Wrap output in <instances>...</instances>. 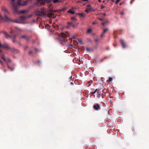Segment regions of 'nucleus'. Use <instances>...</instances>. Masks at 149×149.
Masks as SVG:
<instances>
[{
	"label": "nucleus",
	"mask_w": 149,
	"mask_h": 149,
	"mask_svg": "<svg viewBox=\"0 0 149 149\" xmlns=\"http://www.w3.org/2000/svg\"><path fill=\"white\" fill-rule=\"evenodd\" d=\"M68 13H71L72 14H74L75 13L71 9H70L69 10L68 12Z\"/></svg>",
	"instance_id": "obj_13"
},
{
	"label": "nucleus",
	"mask_w": 149,
	"mask_h": 149,
	"mask_svg": "<svg viewBox=\"0 0 149 149\" xmlns=\"http://www.w3.org/2000/svg\"><path fill=\"white\" fill-rule=\"evenodd\" d=\"M12 52L16 54L19 52V51L18 49H16L15 48H12L11 49Z\"/></svg>",
	"instance_id": "obj_9"
},
{
	"label": "nucleus",
	"mask_w": 149,
	"mask_h": 149,
	"mask_svg": "<svg viewBox=\"0 0 149 149\" xmlns=\"http://www.w3.org/2000/svg\"><path fill=\"white\" fill-rule=\"evenodd\" d=\"M1 58L3 59L4 61H6V59L5 58V56L3 54L1 55Z\"/></svg>",
	"instance_id": "obj_19"
},
{
	"label": "nucleus",
	"mask_w": 149,
	"mask_h": 149,
	"mask_svg": "<svg viewBox=\"0 0 149 149\" xmlns=\"http://www.w3.org/2000/svg\"><path fill=\"white\" fill-rule=\"evenodd\" d=\"M79 42H81V41L80 40L79 41Z\"/></svg>",
	"instance_id": "obj_60"
},
{
	"label": "nucleus",
	"mask_w": 149,
	"mask_h": 149,
	"mask_svg": "<svg viewBox=\"0 0 149 149\" xmlns=\"http://www.w3.org/2000/svg\"><path fill=\"white\" fill-rule=\"evenodd\" d=\"M75 19V18L74 17H72V20H74Z\"/></svg>",
	"instance_id": "obj_42"
},
{
	"label": "nucleus",
	"mask_w": 149,
	"mask_h": 149,
	"mask_svg": "<svg viewBox=\"0 0 149 149\" xmlns=\"http://www.w3.org/2000/svg\"><path fill=\"white\" fill-rule=\"evenodd\" d=\"M69 34L68 32H65V33H61L60 34H58V37L56 39L58 40L60 44L67 45L68 43L65 38L67 36H69Z\"/></svg>",
	"instance_id": "obj_1"
},
{
	"label": "nucleus",
	"mask_w": 149,
	"mask_h": 149,
	"mask_svg": "<svg viewBox=\"0 0 149 149\" xmlns=\"http://www.w3.org/2000/svg\"><path fill=\"white\" fill-rule=\"evenodd\" d=\"M120 42L121 45L123 48H125L126 47V46L125 42L122 39H120Z\"/></svg>",
	"instance_id": "obj_7"
},
{
	"label": "nucleus",
	"mask_w": 149,
	"mask_h": 149,
	"mask_svg": "<svg viewBox=\"0 0 149 149\" xmlns=\"http://www.w3.org/2000/svg\"><path fill=\"white\" fill-rule=\"evenodd\" d=\"M112 78L111 77H109V79L108 80V81H109L111 82L112 81Z\"/></svg>",
	"instance_id": "obj_27"
},
{
	"label": "nucleus",
	"mask_w": 149,
	"mask_h": 149,
	"mask_svg": "<svg viewBox=\"0 0 149 149\" xmlns=\"http://www.w3.org/2000/svg\"><path fill=\"white\" fill-rule=\"evenodd\" d=\"M68 26H67V28H69L70 26H72V25L73 24L71 22H68Z\"/></svg>",
	"instance_id": "obj_17"
},
{
	"label": "nucleus",
	"mask_w": 149,
	"mask_h": 149,
	"mask_svg": "<svg viewBox=\"0 0 149 149\" xmlns=\"http://www.w3.org/2000/svg\"><path fill=\"white\" fill-rule=\"evenodd\" d=\"M57 12V10H54L53 9H51L47 13V16L49 17H52L54 15V13Z\"/></svg>",
	"instance_id": "obj_4"
},
{
	"label": "nucleus",
	"mask_w": 149,
	"mask_h": 149,
	"mask_svg": "<svg viewBox=\"0 0 149 149\" xmlns=\"http://www.w3.org/2000/svg\"><path fill=\"white\" fill-rule=\"evenodd\" d=\"M4 71L5 72H6V70L5 69L4 70Z\"/></svg>",
	"instance_id": "obj_56"
},
{
	"label": "nucleus",
	"mask_w": 149,
	"mask_h": 149,
	"mask_svg": "<svg viewBox=\"0 0 149 149\" xmlns=\"http://www.w3.org/2000/svg\"><path fill=\"white\" fill-rule=\"evenodd\" d=\"M12 40L13 42L14 43H15L16 42H18V43H19L17 41L16 39L15 38H12Z\"/></svg>",
	"instance_id": "obj_18"
},
{
	"label": "nucleus",
	"mask_w": 149,
	"mask_h": 149,
	"mask_svg": "<svg viewBox=\"0 0 149 149\" xmlns=\"http://www.w3.org/2000/svg\"><path fill=\"white\" fill-rule=\"evenodd\" d=\"M72 26L73 27H75V25L74 24H72Z\"/></svg>",
	"instance_id": "obj_47"
},
{
	"label": "nucleus",
	"mask_w": 149,
	"mask_h": 149,
	"mask_svg": "<svg viewBox=\"0 0 149 149\" xmlns=\"http://www.w3.org/2000/svg\"><path fill=\"white\" fill-rule=\"evenodd\" d=\"M124 14V13L123 12H122L121 13V14L122 15H123V14Z\"/></svg>",
	"instance_id": "obj_49"
},
{
	"label": "nucleus",
	"mask_w": 149,
	"mask_h": 149,
	"mask_svg": "<svg viewBox=\"0 0 149 149\" xmlns=\"http://www.w3.org/2000/svg\"><path fill=\"white\" fill-rule=\"evenodd\" d=\"M37 62L38 63H40V61H38Z\"/></svg>",
	"instance_id": "obj_53"
},
{
	"label": "nucleus",
	"mask_w": 149,
	"mask_h": 149,
	"mask_svg": "<svg viewBox=\"0 0 149 149\" xmlns=\"http://www.w3.org/2000/svg\"><path fill=\"white\" fill-rule=\"evenodd\" d=\"M108 30L109 29L107 28L104 29L103 31V33H105L106 32L108 31Z\"/></svg>",
	"instance_id": "obj_23"
},
{
	"label": "nucleus",
	"mask_w": 149,
	"mask_h": 149,
	"mask_svg": "<svg viewBox=\"0 0 149 149\" xmlns=\"http://www.w3.org/2000/svg\"><path fill=\"white\" fill-rule=\"evenodd\" d=\"M91 6L90 5H88V7H90Z\"/></svg>",
	"instance_id": "obj_57"
},
{
	"label": "nucleus",
	"mask_w": 149,
	"mask_h": 149,
	"mask_svg": "<svg viewBox=\"0 0 149 149\" xmlns=\"http://www.w3.org/2000/svg\"><path fill=\"white\" fill-rule=\"evenodd\" d=\"M97 89H96L95 91L94 92H94V93H95L97 91Z\"/></svg>",
	"instance_id": "obj_48"
},
{
	"label": "nucleus",
	"mask_w": 149,
	"mask_h": 149,
	"mask_svg": "<svg viewBox=\"0 0 149 149\" xmlns=\"http://www.w3.org/2000/svg\"><path fill=\"white\" fill-rule=\"evenodd\" d=\"M26 17L25 16H20V19L22 20H25L26 19Z\"/></svg>",
	"instance_id": "obj_16"
},
{
	"label": "nucleus",
	"mask_w": 149,
	"mask_h": 149,
	"mask_svg": "<svg viewBox=\"0 0 149 149\" xmlns=\"http://www.w3.org/2000/svg\"><path fill=\"white\" fill-rule=\"evenodd\" d=\"M98 1H99V2H101V0H99Z\"/></svg>",
	"instance_id": "obj_61"
},
{
	"label": "nucleus",
	"mask_w": 149,
	"mask_h": 149,
	"mask_svg": "<svg viewBox=\"0 0 149 149\" xmlns=\"http://www.w3.org/2000/svg\"><path fill=\"white\" fill-rule=\"evenodd\" d=\"M15 28L16 29H17L18 31H21V30L19 28H18L17 27L15 26Z\"/></svg>",
	"instance_id": "obj_26"
},
{
	"label": "nucleus",
	"mask_w": 149,
	"mask_h": 149,
	"mask_svg": "<svg viewBox=\"0 0 149 149\" xmlns=\"http://www.w3.org/2000/svg\"><path fill=\"white\" fill-rule=\"evenodd\" d=\"M104 33H103V32L102 33V34L101 35V37H102L103 36H104Z\"/></svg>",
	"instance_id": "obj_35"
},
{
	"label": "nucleus",
	"mask_w": 149,
	"mask_h": 149,
	"mask_svg": "<svg viewBox=\"0 0 149 149\" xmlns=\"http://www.w3.org/2000/svg\"><path fill=\"white\" fill-rule=\"evenodd\" d=\"M82 0L84 1H87V0Z\"/></svg>",
	"instance_id": "obj_58"
},
{
	"label": "nucleus",
	"mask_w": 149,
	"mask_h": 149,
	"mask_svg": "<svg viewBox=\"0 0 149 149\" xmlns=\"http://www.w3.org/2000/svg\"><path fill=\"white\" fill-rule=\"evenodd\" d=\"M98 19L99 20H101V21H102L104 20V19L102 18H98Z\"/></svg>",
	"instance_id": "obj_36"
},
{
	"label": "nucleus",
	"mask_w": 149,
	"mask_h": 149,
	"mask_svg": "<svg viewBox=\"0 0 149 149\" xmlns=\"http://www.w3.org/2000/svg\"><path fill=\"white\" fill-rule=\"evenodd\" d=\"M87 41L88 42H91V40L90 39H89V38L87 39Z\"/></svg>",
	"instance_id": "obj_32"
},
{
	"label": "nucleus",
	"mask_w": 149,
	"mask_h": 149,
	"mask_svg": "<svg viewBox=\"0 0 149 149\" xmlns=\"http://www.w3.org/2000/svg\"><path fill=\"white\" fill-rule=\"evenodd\" d=\"M0 63L1 64H3V62L1 61H0Z\"/></svg>",
	"instance_id": "obj_54"
},
{
	"label": "nucleus",
	"mask_w": 149,
	"mask_h": 149,
	"mask_svg": "<svg viewBox=\"0 0 149 149\" xmlns=\"http://www.w3.org/2000/svg\"><path fill=\"white\" fill-rule=\"evenodd\" d=\"M90 11V10L89 9H87L86 10V12L87 13L88 12Z\"/></svg>",
	"instance_id": "obj_34"
},
{
	"label": "nucleus",
	"mask_w": 149,
	"mask_h": 149,
	"mask_svg": "<svg viewBox=\"0 0 149 149\" xmlns=\"http://www.w3.org/2000/svg\"><path fill=\"white\" fill-rule=\"evenodd\" d=\"M35 50L36 51H38V49L36 48H35Z\"/></svg>",
	"instance_id": "obj_51"
},
{
	"label": "nucleus",
	"mask_w": 149,
	"mask_h": 149,
	"mask_svg": "<svg viewBox=\"0 0 149 149\" xmlns=\"http://www.w3.org/2000/svg\"><path fill=\"white\" fill-rule=\"evenodd\" d=\"M28 11V10H23L22 11H20V13H24L27 12Z\"/></svg>",
	"instance_id": "obj_14"
},
{
	"label": "nucleus",
	"mask_w": 149,
	"mask_h": 149,
	"mask_svg": "<svg viewBox=\"0 0 149 149\" xmlns=\"http://www.w3.org/2000/svg\"><path fill=\"white\" fill-rule=\"evenodd\" d=\"M8 60L9 62H10L11 61L8 58Z\"/></svg>",
	"instance_id": "obj_55"
},
{
	"label": "nucleus",
	"mask_w": 149,
	"mask_h": 149,
	"mask_svg": "<svg viewBox=\"0 0 149 149\" xmlns=\"http://www.w3.org/2000/svg\"><path fill=\"white\" fill-rule=\"evenodd\" d=\"M86 50L88 52H91V50L89 48L86 47Z\"/></svg>",
	"instance_id": "obj_25"
},
{
	"label": "nucleus",
	"mask_w": 149,
	"mask_h": 149,
	"mask_svg": "<svg viewBox=\"0 0 149 149\" xmlns=\"http://www.w3.org/2000/svg\"><path fill=\"white\" fill-rule=\"evenodd\" d=\"M2 10L5 13H6L7 14L9 13L7 9L4 7H3L2 8Z\"/></svg>",
	"instance_id": "obj_12"
},
{
	"label": "nucleus",
	"mask_w": 149,
	"mask_h": 149,
	"mask_svg": "<svg viewBox=\"0 0 149 149\" xmlns=\"http://www.w3.org/2000/svg\"><path fill=\"white\" fill-rule=\"evenodd\" d=\"M2 48H5L6 49H10L9 47V45L7 43H5V45H2Z\"/></svg>",
	"instance_id": "obj_11"
},
{
	"label": "nucleus",
	"mask_w": 149,
	"mask_h": 149,
	"mask_svg": "<svg viewBox=\"0 0 149 149\" xmlns=\"http://www.w3.org/2000/svg\"><path fill=\"white\" fill-rule=\"evenodd\" d=\"M73 38H74H74H75V37H73Z\"/></svg>",
	"instance_id": "obj_63"
},
{
	"label": "nucleus",
	"mask_w": 149,
	"mask_h": 149,
	"mask_svg": "<svg viewBox=\"0 0 149 149\" xmlns=\"http://www.w3.org/2000/svg\"><path fill=\"white\" fill-rule=\"evenodd\" d=\"M15 0H12L13 2L15 1Z\"/></svg>",
	"instance_id": "obj_62"
},
{
	"label": "nucleus",
	"mask_w": 149,
	"mask_h": 149,
	"mask_svg": "<svg viewBox=\"0 0 149 149\" xmlns=\"http://www.w3.org/2000/svg\"><path fill=\"white\" fill-rule=\"evenodd\" d=\"M20 38L25 39L27 41H28L29 39V38L27 36L22 35L20 36Z\"/></svg>",
	"instance_id": "obj_8"
},
{
	"label": "nucleus",
	"mask_w": 149,
	"mask_h": 149,
	"mask_svg": "<svg viewBox=\"0 0 149 149\" xmlns=\"http://www.w3.org/2000/svg\"><path fill=\"white\" fill-rule=\"evenodd\" d=\"M99 40L98 38H96L95 40V42H97Z\"/></svg>",
	"instance_id": "obj_29"
},
{
	"label": "nucleus",
	"mask_w": 149,
	"mask_h": 149,
	"mask_svg": "<svg viewBox=\"0 0 149 149\" xmlns=\"http://www.w3.org/2000/svg\"><path fill=\"white\" fill-rule=\"evenodd\" d=\"M12 22H15V23H19V22L17 20H12V21H11Z\"/></svg>",
	"instance_id": "obj_28"
},
{
	"label": "nucleus",
	"mask_w": 149,
	"mask_h": 149,
	"mask_svg": "<svg viewBox=\"0 0 149 149\" xmlns=\"http://www.w3.org/2000/svg\"><path fill=\"white\" fill-rule=\"evenodd\" d=\"M108 22V21H106L105 22H103L102 23V24L103 26H104L105 24H107Z\"/></svg>",
	"instance_id": "obj_24"
},
{
	"label": "nucleus",
	"mask_w": 149,
	"mask_h": 149,
	"mask_svg": "<svg viewBox=\"0 0 149 149\" xmlns=\"http://www.w3.org/2000/svg\"><path fill=\"white\" fill-rule=\"evenodd\" d=\"M79 13H76V15H79Z\"/></svg>",
	"instance_id": "obj_50"
},
{
	"label": "nucleus",
	"mask_w": 149,
	"mask_h": 149,
	"mask_svg": "<svg viewBox=\"0 0 149 149\" xmlns=\"http://www.w3.org/2000/svg\"><path fill=\"white\" fill-rule=\"evenodd\" d=\"M94 109L96 110H99L101 109V107L100 105L98 104H96L94 105L93 106Z\"/></svg>",
	"instance_id": "obj_6"
},
{
	"label": "nucleus",
	"mask_w": 149,
	"mask_h": 149,
	"mask_svg": "<svg viewBox=\"0 0 149 149\" xmlns=\"http://www.w3.org/2000/svg\"><path fill=\"white\" fill-rule=\"evenodd\" d=\"M1 33H3L7 39H8L9 38L15 39L16 38L17 36L16 35H13L12 36H10L6 32L4 31H1Z\"/></svg>",
	"instance_id": "obj_3"
},
{
	"label": "nucleus",
	"mask_w": 149,
	"mask_h": 149,
	"mask_svg": "<svg viewBox=\"0 0 149 149\" xmlns=\"http://www.w3.org/2000/svg\"><path fill=\"white\" fill-rule=\"evenodd\" d=\"M1 19H3L4 21L6 22H8L10 21H12V20L9 18L6 15H5L4 17H2Z\"/></svg>",
	"instance_id": "obj_5"
},
{
	"label": "nucleus",
	"mask_w": 149,
	"mask_h": 149,
	"mask_svg": "<svg viewBox=\"0 0 149 149\" xmlns=\"http://www.w3.org/2000/svg\"><path fill=\"white\" fill-rule=\"evenodd\" d=\"M92 31V30L91 29H88L87 31V33H89L91 32Z\"/></svg>",
	"instance_id": "obj_21"
},
{
	"label": "nucleus",
	"mask_w": 149,
	"mask_h": 149,
	"mask_svg": "<svg viewBox=\"0 0 149 149\" xmlns=\"http://www.w3.org/2000/svg\"><path fill=\"white\" fill-rule=\"evenodd\" d=\"M37 15L38 16H43L44 15V14L43 12L38 11L37 12Z\"/></svg>",
	"instance_id": "obj_10"
},
{
	"label": "nucleus",
	"mask_w": 149,
	"mask_h": 149,
	"mask_svg": "<svg viewBox=\"0 0 149 149\" xmlns=\"http://www.w3.org/2000/svg\"><path fill=\"white\" fill-rule=\"evenodd\" d=\"M2 53H3L2 51L1 50V49H0V54L1 55V54Z\"/></svg>",
	"instance_id": "obj_40"
},
{
	"label": "nucleus",
	"mask_w": 149,
	"mask_h": 149,
	"mask_svg": "<svg viewBox=\"0 0 149 149\" xmlns=\"http://www.w3.org/2000/svg\"><path fill=\"white\" fill-rule=\"evenodd\" d=\"M8 68L10 69L11 71H13L14 70V68H12L10 67L9 65H8Z\"/></svg>",
	"instance_id": "obj_20"
},
{
	"label": "nucleus",
	"mask_w": 149,
	"mask_h": 149,
	"mask_svg": "<svg viewBox=\"0 0 149 149\" xmlns=\"http://www.w3.org/2000/svg\"><path fill=\"white\" fill-rule=\"evenodd\" d=\"M134 1V0H131L130 1V3L131 4H132V2Z\"/></svg>",
	"instance_id": "obj_39"
},
{
	"label": "nucleus",
	"mask_w": 149,
	"mask_h": 149,
	"mask_svg": "<svg viewBox=\"0 0 149 149\" xmlns=\"http://www.w3.org/2000/svg\"><path fill=\"white\" fill-rule=\"evenodd\" d=\"M28 48V46H26L24 48V50H26L27 48Z\"/></svg>",
	"instance_id": "obj_38"
},
{
	"label": "nucleus",
	"mask_w": 149,
	"mask_h": 149,
	"mask_svg": "<svg viewBox=\"0 0 149 149\" xmlns=\"http://www.w3.org/2000/svg\"><path fill=\"white\" fill-rule=\"evenodd\" d=\"M97 23H96V22H93L92 23V24H97Z\"/></svg>",
	"instance_id": "obj_41"
},
{
	"label": "nucleus",
	"mask_w": 149,
	"mask_h": 149,
	"mask_svg": "<svg viewBox=\"0 0 149 149\" xmlns=\"http://www.w3.org/2000/svg\"><path fill=\"white\" fill-rule=\"evenodd\" d=\"M104 6H103V5H102L101 6V9H102L103 8H104Z\"/></svg>",
	"instance_id": "obj_37"
},
{
	"label": "nucleus",
	"mask_w": 149,
	"mask_h": 149,
	"mask_svg": "<svg viewBox=\"0 0 149 149\" xmlns=\"http://www.w3.org/2000/svg\"><path fill=\"white\" fill-rule=\"evenodd\" d=\"M17 4L14 3H12L13 7L14 9V11L15 13L18 12V8L19 6L25 5L27 3V1H23L22 0H17Z\"/></svg>",
	"instance_id": "obj_2"
},
{
	"label": "nucleus",
	"mask_w": 149,
	"mask_h": 149,
	"mask_svg": "<svg viewBox=\"0 0 149 149\" xmlns=\"http://www.w3.org/2000/svg\"><path fill=\"white\" fill-rule=\"evenodd\" d=\"M29 55H32L33 54V52L31 51H30L29 52Z\"/></svg>",
	"instance_id": "obj_31"
},
{
	"label": "nucleus",
	"mask_w": 149,
	"mask_h": 149,
	"mask_svg": "<svg viewBox=\"0 0 149 149\" xmlns=\"http://www.w3.org/2000/svg\"><path fill=\"white\" fill-rule=\"evenodd\" d=\"M65 10H66V9L65 8H62V9L60 10L59 11L60 12L63 11Z\"/></svg>",
	"instance_id": "obj_30"
},
{
	"label": "nucleus",
	"mask_w": 149,
	"mask_h": 149,
	"mask_svg": "<svg viewBox=\"0 0 149 149\" xmlns=\"http://www.w3.org/2000/svg\"><path fill=\"white\" fill-rule=\"evenodd\" d=\"M91 94V95H93L95 93H94V92H91V93H90Z\"/></svg>",
	"instance_id": "obj_45"
},
{
	"label": "nucleus",
	"mask_w": 149,
	"mask_h": 149,
	"mask_svg": "<svg viewBox=\"0 0 149 149\" xmlns=\"http://www.w3.org/2000/svg\"><path fill=\"white\" fill-rule=\"evenodd\" d=\"M102 15H103L104 16H105L106 15V13H102Z\"/></svg>",
	"instance_id": "obj_46"
},
{
	"label": "nucleus",
	"mask_w": 149,
	"mask_h": 149,
	"mask_svg": "<svg viewBox=\"0 0 149 149\" xmlns=\"http://www.w3.org/2000/svg\"><path fill=\"white\" fill-rule=\"evenodd\" d=\"M105 2V1H103V3H104Z\"/></svg>",
	"instance_id": "obj_64"
},
{
	"label": "nucleus",
	"mask_w": 149,
	"mask_h": 149,
	"mask_svg": "<svg viewBox=\"0 0 149 149\" xmlns=\"http://www.w3.org/2000/svg\"><path fill=\"white\" fill-rule=\"evenodd\" d=\"M2 45H2L1 43L0 42V48L2 47Z\"/></svg>",
	"instance_id": "obj_44"
},
{
	"label": "nucleus",
	"mask_w": 149,
	"mask_h": 149,
	"mask_svg": "<svg viewBox=\"0 0 149 149\" xmlns=\"http://www.w3.org/2000/svg\"><path fill=\"white\" fill-rule=\"evenodd\" d=\"M72 85H73V83L72 82H71L70 83Z\"/></svg>",
	"instance_id": "obj_52"
},
{
	"label": "nucleus",
	"mask_w": 149,
	"mask_h": 149,
	"mask_svg": "<svg viewBox=\"0 0 149 149\" xmlns=\"http://www.w3.org/2000/svg\"><path fill=\"white\" fill-rule=\"evenodd\" d=\"M10 29L11 30V31L10 32V33L11 34H13V33H14L15 32V31H14L13 29H12V28H10Z\"/></svg>",
	"instance_id": "obj_22"
},
{
	"label": "nucleus",
	"mask_w": 149,
	"mask_h": 149,
	"mask_svg": "<svg viewBox=\"0 0 149 149\" xmlns=\"http://www.w3.org/2000/svg\"><path fill=\"white\" fill-rule=\"evenodd\" d=\"M2 17L1 16V14H0V18L1 19Z\"/></svg>",
	"instance_id": "obj_59"
},
{
	"label": "nucleus",
	"mask_w": 149,
	"mask_h": 149,
	"mask_svg": "<svg viewBox=\"0 0 149 149\" xmlns=\"http://www.w3.org/2000/svg\"><path fill=\"white\" fill-rule=\"evenodd\" d=\"M123 2H122V3H120V6H121L123 3Z\"/></svg>",
	"instance_id": "obj_43"
},
{
	"label": "nucleus",
	"mask_w": 149,
	"mask_h": 149,
	"mask_svg": "<svg viewBox=\"0 0 149 149\" xmlns=\"http://www.w3.org/2000/svg\"><path fill=\"white\" fill-rule=\"evenodd\" d=\"M79 15L81 16V17H84L85 16V15L83 13H79Z\"/></svg>",
	"instance_id": "obj_15"
},
{
	"label": "nucleus",
	"mask_w": 149,
	"mask_h": 149,
	"mask_svg": "<svg viewBox=\"0 0 149 149\" xmlns=\"http://www.w3.org/2000/svg\"><path fill=\"white\" fill-rule=\"evenodd\" d=\"M120 0H117L116 1V2H115V3L116 4H117L120 1Z\"/></svg>",
	"instance_id": "obj_33"
}]
</instances>
